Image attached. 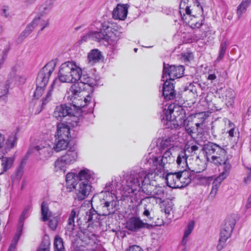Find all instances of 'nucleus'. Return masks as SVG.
<instances>
[{
	"label": "nucleus",
	"mask_w": 251,
	"mask_h": 251,
	"mask_svg": "<svg viewBox=\"0 0 251 251\" xmlns=\"http://www.w3.org/2000/svg\"><path fill=\"white\" fill-rule=\"evenodd\" d=\"M175 157L172 155L170 151H166L164 155L158 157L149 154L145 156L142 162L144 163L145 169L151 170V172L147 173L144 180L141 183V191L150 197L152 193L155 185L157 184L156 177L159 173H161L166 168L167 164L174 162Z\"/></svg>",
	"instance_id": "f257e3e1"
},
{
	"label": "nucleus",
	"mask_w": 251,
	"mask_h": 251,
	"mask_svg": "<svg viewBox=\"0 0 251 251\" xmlns=\"http://www.w3.org/2000/svg\"><path fill=\"white\" fill-rule=\"evenodd\" d=\"M80 73L81 68L75 62L67 61L62 63L59 67L57 78L53 80L46 97L42 99V107L51 100L52 92L54 89H58L62 82H75L80 78Z\"/></svg>",
	"instance_id": "f03ea898"
},
{
	"label": "nucleus",
	"mask_w": 251,
	"mask_h": 251,
	"mask_svg": "<svg viewBox=\"0 0 251 251\" xmlns=\"http://www.w3.org/2000/svg\"><path fill=\"white\" fill-rule=\"evenodd\" d=\"M92 201L94 202L96 209L102 216L114 213L119 204L116 195L111 192H101L99 198L93 197Z\"/></svg>",
	"instance_id": "7ed1b4c3"
},
{
	"label": "nucleus",
	"mask_w": 251,
	"mask_h": 251,
	"mask_svg": "<svg viewBox=\"0 0 251 251\" xmlns=\"http://www.w3.org/2000/svg\"><path fill=\"white\" fill-rule=\"evenodd\" d=\"M118 26L115 24L110 21L102 23V31L107 32L106 42L112 46L114 51L116 50V45L119 43L120 39L123 38L122 32L117 29Z\"/></svg>",
	"instance_id": "20e7f679"
},
{
	"label": "nucleus",
	"mask_w": 251,
	"mask_h": 251,
	"mask_svg": "<svg viewBox=\"0 0 251 251\" xmlns=\"http://www.w3.org/2000/svg\"><path fill=\"white\" fill-rule=\"evenodd\" d=\"M236 224L235 219L231 217H227L222 226L219 243L217 248L218 251L222 250L225 246L226 240L231 236Z\"/></svg>",
	"instance_id": "39448f33"
},
{
	"label": "nucleus",
	"mask_w": 251,
	"mask_h": 251,
	"mask_svg": "<svg viewBox=\"0 0 251 251\" xmlns=\"http://www.w3.org/2000/svg\"><path fill=\"white\" fill-rule=\"evenodd\" d=\"M202 150L205 153L207 161L212 163H214L215 160H218L219 157L220 159L227 154L225 149L218 144L211 142L204 144Z\"/></svg>",
	"instance_id": "423d86ee"
},
{
	"label": "nucleus",
	"mask_w": 251,
	"mask_h": 251,
	"mask_svg": "<svg viewBox=\"0 0 251 251\" xmlns=\"http://www.w3.org/2000/svg\"><path fill=\"white\" fill-rule=\"evenodd\" d=\"M57 60L52 59L42 68L36 78V85L46 87L52 73L54 71L57 64Z\"/></svg>",
	"instance_id": "0eeeda50"
},
{
	"label": "nucleus",
	"mask_w": 251,
	"mask_h": 251,
	"mask_svg": "<svg viewBox=\"0 0 251 251\" xmlns=\"http://www.w3.org/2000/svg\"><path fill=\"white\" fill-rule=\"evenodd\" d=\"M57 60L52 59L42 68L36 78V85L46 87L52 73L54 71L57 64Z\"/></svg>",
	"instance_id": "6e6552de"
},
{
	"label": "nucleus",
	"mask_w": 251,
	"mask_h": 251,
	"mask_svg": "<svg viewBox=\"0 0 251 251\" xmlns=\"http://www.w3.org/2000/svg\"><path fill=\"white\" fill-rule=\"evenodd\" d=\"M146 174L147 172L142 169L131 171L126 179V184L132 192L136 191H141V183Z\"/></svg>",
	"instance_id": "1a4fd4ad"
},
{
	"label": "nucleus",
	"mask_w": 251,
	"mask_h": 251,
	"mask_svg": "<svg viewBox=\"0 0 251 251\" xmlns=\"http://www.w3.org/2000/svg\"><path fill=\"white\" fill-rule=\"evenodd\" d=\"M184 68L182 65H169L163 63V75L162 81H165V78L171 81H174L176 78L181 77L183 75Z\"/></svg>",
	"instance_id": "9d476101"
},
{
	"label": "nucleus",
	"mask_w": 251,
	"mask_h": 251,
	"mask_svg": "<svg viewBox=\"0 0 251 251\" xmlns=\"http://www.w3.org/2000/svg\"><path fill=\"white\" fill-rule=\"evenodd\" d=\"M75 190V199L78 201H82L87 198L93 193V188L91 184L77 181L74 188Z\"/></svg>",
	"instance_id": "9b49d317"
},
{
	"label": "nucleus",
	"mask_w": 251,
	"mask_h": 251,
	"mask_svg": "<svg viewBox=\"0 0 251 251\" xmlns=\"http://www.w3.org/2000/svg\"><path fill=\"white\" fill-rule=\"evenodd\" d=\"M152 225L145 223L139 217L133 216L130 218L126 223V228L132 232H137L140 229L150 228Z\"/></svg>",
	"instance_id": "f8f14e48"
},
{
	"label": "nucleus",
	"mask_w": 251,
	"mask_h": 251,
	"mask_svg": "<svg viewBox=\"0 0 251 251\" xmlns=\"http://www.w3.org/2000/svg\"><path fill=\"white\" fill-rule=\"evenodd\" d=\"M184 109L182 107L175 105V104H170L168 106L167 109H164L163 110V115H165L166 121H169L171 124L174 122L177 116L180 114L182 115L184 114Z\"/></svg>",
	"instance_id": "ddd939ff"
},
{
	"label": "nucleus",
	"mask_w": 251,
	"mask_h": 251,
	"mask_svg": "<svg viewBox=\"0 0 251 251\" xmlns=\"http://www.w3.org/2000/svg\"><path fill=\"white\" fill-rule=\"evenodd\" d=\"M53 149L50 146H36L33 148V152L35 153L38 159L46 161L51 157L53 153Z\"/></svg>",
	"instance_id": "4468645a"
},
{
	"label": "nucleus",
	"mask_w": 251,
	"mask_h": 251,
	"mask_svg": "<svg viewBox=\"0 0 251 251\" xmlns=\"http://www.w3.org/2000/svg\"><path fill=\"white\" fill-rule=\"evenodd\" d=\"M218 160L214 161V164L217 166L221 165L222 172L218 176L222 178V179H226L229 175V173L231 168V166L230 163L227 161L228 158L227 154L226 156H223L222 158H217Z\"/></svg>",
	"instance_id": "2eb2a0df"
},
{
	"label": "nucleus",
	"mask_w": 251,
	"mask_h": 251,
	"mask_svg": "<svg viewBox=\"0 0 251 251\" xmlns=\"http://www.w3.org/2000/svg\"><path fill=\"white\" fill-rule=\"evenodd\" d=\"M74 113L73 109L66 104L57 106L53 112V116L57 120L61 121L63 118L68 117Z\"/></svg>",
	"instance_id": "dca6fc26"
},
{
	"label": "nucleus",
	"mask_w": 251,
	"mask_h": 251,
	"mask_svg": "<svg viewBox=\"0 0 251 251\" xmlns=\"http://www.w3.org/2000/svg\"><path fill=\"white\" fill-rule=\"evenodd\" d=\"M163 86L162 94L164 99L167 100H171L174 99L176 93L174 89V83L169 79H165Z\"/></svg>",
	"instance_id": "f3484780"
},
{
	"label": "nucleus",
	"mask_w": 251,
	"mask_h": 251,
	"mask_svg": "<svg viewBox=\"0 0 251 251\" xmlns=\"http://www.w3.org/2000/svg\"><path fill=\"white\" fill-rule=\"evenodd\" d=\"M128 5L119 3L113 9L112 15L115 20H124L127 16Z\"/></svg>",
	"instance_id": "a211bd4d"
},
{
	"label": "nucleus",
	"mask_w": 251,
	"mask_h": 251,
	"mask_svg": "<svg viewBox=\"0 0 251 251\" xmlns=\"http://www.w3.org/2000/svg\"><path fill=\"white\" fill-rule=\"evenodd\" d=\"M84 84L80 81L73 84L70 89L71 94L69 97H71V100L72 101L77 100L79 97L84 95Z\"/></svg>",
	"instance_id": "6ab92c4d"
},
{
	"label": "nucleus",
	"mask_w": 251,
	"mask_h": 251,
	"mask_svg": "<svg viewBox=\"0 0 251 251\" xmlns=\"http://www.w3.org/2000/svg\"><path fill=\"white\" fill-rule=\"evenodd\" d=\"M78 181L91 184L96 177V175L92 171L87 168H83L78 173Z\"/></svg>",
	"instance_id": "aec40b11"
},
{
	"label": "nucleus",
	"mask_w": 251,
	"mask_h": 251,
	"mask_svg": "<svg viewBox=\"0 0 251 251\" xmlns=\"http://www.w3.org/2000/svg\"><path fill=\"white\" fill-rule=\"evenodd\" d=\"M166 184L170 188H178L180 184L178 179V172L168 173L165 176Z\"/></svg>",
	"instance_id": "412c9836"
},
{
	"label": "nucleus",
	"mask_w": 251,
	"mask_h": 251,
	"mask_svg": "<svg viewBox=\"0 0 251 251\" xmlns=\"http://www.w3.org/2000/svg\"><path fill=\"white\" fill-rule=\"evenodd\" d=\"M172 141V138L171 137H167L165 139H158L157 143H156V146L157 148L161 152L163 151L165 149H167V150L163 153V155H164V154L167 151H170L171 153V154H172V153L171 152V149L172 148V145H171V142ZM151 154H152L151 153H150ZM149 154V153L147 155L148 156ZM154 155V154H153ZM173 156V155H172ZM154 156H155L154 155ZM157 156V155H156ZM162 156V155L159 156Z\"/></svg>",
	"instance_id": "4be33fe9"
},
{
	"label": "nucleus",
	"mask_w": 251,
	"mask_h": 251,
	"mask_svg": "<svg viewBox=\"0 0 251 251\" xmlns=\"http://www.w3.org/2000/svg\"><path fill=\"white\" fill-rule=\"evenodd\" d=\"M178 179L180 184L178 186V188L184 187L188 185L191 181V178L190 173L185 171H180L178 172Z\"/></svg>",
	"instance_id": "5701e85b"
},
{
	"label": "nucleus",
	"mask_w": 251,
	"mask_h": 251,
	"mask_svg": "<svg viewBox=\"0 0 251 251\" xmlns=\"http://www.w3.org/2000/svg\"><path fill=\"white\" fill-rule=\"evenodd\" d=\"M70 127L63 123H59L57 126V135L58 138L68 139L70 136Z\"/></svg>",
	"instance_id": "b1692460"
},
{
	"label": "nucleus",
	"mask_w": 251,
	"mask_h": 251,
	"mask_svg": "<svg viewBox=\"0 0 251 251\" xmlns=\"http://www.w3.org/2000/svg\"><path fill=\"white\" fill-rule=\"evenodd\" d=\"M73 112L74 113L68 116L70 119H68L69 121L67 123L75 126L79 125L80 117H81L83 112L82 110H79L78 108H74Z\"/></svg>",
	"instance_id": "393cba45"
},
{
	"label": "nucleus",
	"mask_w": 251,
	"mask_h": 251,
	"mask_svg": "<svg viewBox=\"0 0 251 251\" xmlns=\"http://www.w3.org/2000/svg\"><path fill=\"white\" fill-rule=\"evenodd\" d=\"M61 157L66 163H68L70 165L76 161L77 153L75 150L71 149L68 150L65 154Z\"/></svg>",
	"instance_id": "a878e982"
},
{
	"label": "nucleus",
	"mask_w": 251,
	"mask_h": 251,
	"mask_svg": "<svg viewBox=\"0 0 251 251\" xmlns=\"http://www.w3.org/2000/svg\"><path fill=\"white\" fill-rule=\"evenodd\" d=\"M92 99L90 94L87 95L86 97L83 96V98L78 99L77 100H73V108H78L79 110H82V108L87 105Z\"/></svg>",
	"instance_id": "bb28decb"
},
{
	"label": "nucleus",
	"mask_w": 251,
	"mask_h": 251,
	"mask_svg": "<svg viewBox=\"0 0 251 251\" xmlns=\"http://www.w3.org/2000/svg\"><path fill=\"white\" fill-rule=\"evenodd\" d=\"M78 173H68L66 176V182L67 188H74L78 181Z\"/></svg>",
	"instance_id": "cd10ccee"
},
{
	"label": "nucleus",
	"mask_w": 251,
	"mask_h": 251,
	"mask_svg": "<svg viewBox=\"0 0 251 251\" xmlns=\"http://www.w3.org/2000/svg\"><path fill=\"white\" fill-rule=\"evenodd\" d=\"M41 220L43 222L48 221L50 218L52 216V212L50 211L48 203L44 201L41 205Z\"/></svg>",
	"instance_id": "c85d7f7f"
},
{
	"label": "nucleus",
	"mask_w": 251,
	"mask_h": 251,
	"mask_svg": "<svg viewBox=\"0 0 251 251\" xmlns=\"http://www.w3.org/2000/svg\"><path fill=\"white\" fill-rule=\"evenodd\" d=\"M200 147L196 145H186L185 146L184 152H186V154H187V156H194L196 155V161L198 162V159L199 156L198 155V153L200 152Z\"/></svg>",
	"instance_id": "c756f323"
},
{
	"label": "nucleus",
	"mask_w": 251,
	"mask_h": 251,
	"mask_svg": "<svg viewBox=\"0 0 251 251\" xmlns=\"http://www.w3.org/2000/svg\"><path fill=\"white\" fill-rule=\"evenodd\" d=\"M101 57L100 51L98 49H93L88 53L87 59L89 63L93 65L95 63L98 62Z\"/></svg>",
	"instance_id": "7c9ffc66"
},
{
	"label": "nucleus",
	"mask_w": 251,
	"mask_h": 251,
	"mask_svg": "<svg viewBox=\"0 0 251 251\" xmlns=\"http://www.w3.org/2000/svg\"><path fill=\"white\" fill-rule=\"evenodd\" d=\"M79 75V77H80L77 81H79L81 83L84 84V86L85 85L87 84L89 86L93 87L94 85H97V81L96 79H94L92 77L88 76V75L84 74L82 75V70L81 69V73Z\"/></svg>",
	"instance_id": "2f4dec72"
},
{
	"label": "nucleus",
	"mask_w": 251,
	"mask_h": 251,
	"mask_svg": "<svg viewBox=\"0 0 251 251\" xmlns=\"http://www.w3.org/2000/svg\"><path fill=\"white\" fill-rule=\"evenodd\" d=\"M100 216L98 209L95 210L93 207L86 212L84 219L85 222L96 221L99 219V216Z\"/></svg>",
	"instance_id": "473e14b6"
},
{
	"label": "nucleus",
	"mask_w": 251,
	"mask_h": 251,
	"mask_svg": "<svg viewBox=\"0 0 251 251\" xmlns=\"http://www.w3.org/2000/svg\"><path fill=\"white\" fill-rule=\"evenodd\" d=\"M1 161V166L3 172H6L10 169L14 162V157H7L2 156L0 158Z\"/></svg>",
	"instance_id": "72a5a7b5"
},
{
	"label": "nucleus",
	"mask_w": 251,
	"mask_h": 251,
	"mask_svg": "<svg viewBox=\"0 0 251 251\" xmlns=\"http://www.w3.org/2000/svg\"><path fill=\"white\" fill-rule=\"evenodd\" d=\"M102 23L101 24V28L100 31L91 32L92 39L95 41L100 42L101 41H106L107 32L102 31Z\"/></svg>",
	"instance_id": "f704fd0d"
},
{
	"label": "nucleus",
	"mask_w": 251,
	"mask_h": 251,
	"mask_svg": "<svg viewBox=\"0 0 251 251\" xmlns=\"http://www.w3.org/2000/svg\"><path fill=\"white\" fill-rule=\"evenodd\" d=\"M53 3L50 0L46 1L40 7V12L38 14L40 17L49 13L52 8Z\"/></svg>",
	"instance_id": "c9c22d12"
},
{
	"label": "nucleus",
	"mask_w": 251,
	"mask_h": 251,
	"mask_svg": "<svg viewBox=\"0 0 251 251\" xmlns=\"http://www.w3.org/2000/svg\"><path fill=\"white\" fill-rule=\"evenodd\" d=\"M68 139L65 138H58V141L56 143L55 145L52 148L56 152L60 151L62 150H65L68 146Z\"/></svg>",
	"instance_id": "e433bc0d"
},
{
	"label": "nucleus",
	"mask_w": 251,
	"mask_h": 251,
	"mask_svg": "<svg viewBox=\"0 0 251 251\" xmlns=\"http://www.w3.org/2000/svg\"><path fill=\"white\" fill-rule=\"evenodd\" d=\"M31 207V206L29 205H26L23 211L19 220V223L17 228V230L20 229L21 232L23 231L24 221L27 217V216H26V215L30 210Z\"/></svg>",
	"instance_id": "4c0bfd02"
},
{
	"label": "nucleus",
	"mask_w": 251,
	"mask_h": 251,
	"mask_svg": "<svg viewBox=\"0 0 251 251\" xmlns=\"http://www.w3.org/2000/svg\"><path fill=\"white\" fill-rule=\"evenodd\" d=\"M251 3V0H243L242 2L238 6L237 9V15L239 19L241 18L242 14L246 11L247 7Z\"/></svg>",
	"instance_id": "58836bf2"
},
{
	"label": "nucleus",
	"mask_w": 251,
	"mask_h": 251,
	"mask_svg": "<svg viewBox=\"0 0 251 251\" xmlns=\"http://www.w3.org/2000/svg\"><path fill=\"white\" fill-rule=\"evenodd\" d=\"M12 77H13V78H14V85L20 83H24L25 81V77L20 75H17L16 74V69L15 68H13L12 69L9 75L8 82H9V81H11Z\"/></svg>",
	"instance_id": "ea45409f"
},
{
	"label": "nucleus",
	"mask_w": 251,
	"mask_h": 251,
	"mask_svg": "<svg viewBox=\"0 0 251 251\" xmlns=\"http://www.w3.org/2000/svg\"><path fill=\"white\" fill-rule=\"evenodd\" d=\"M187 154L186 152L182 151L177 156L176 158V163L177 165L182 168H184L187 166Z\"/></svg>",
	"instance_id": "a19ab883"
},
{
	"label": "nucleus",
	"mask_w": 251,
	"mask_h": 251,
	"mask_svg": "<svg viewBox=\"0 0 251 251\" xmlns=\"http://www.w3.org/2000/svg\"><path fill=\"white\" fill-rule=\"evenodd\" d=\"M225 97L226 105L228 106L232 105L235 98V92L231 89H227L225 92Z\"/></svg>",
	"instance_id": "79ce46f5"
},
{
	"label": "nucleus",
	"mask_w": 251,
	"mask_h": 251,
	"mask_svg": "<svg viewBox=\"0 0 251 251\" xmlns=\"http://www.w3.org/2000/svg\"><path fill=\"white\" fill-rule=\"evenodd\" d=\"M89 251H106L100 244L96 243L93 240L89 239L88 242Z\"/></svg>",
	"instance_id": "37998d69"
},
{
	"label": "nucleus",
	"mask_w": 251,
	"mask_h": 251,
	"mask_svg": "<svg viewBox=\"0 0 251 251\" xmlns=\"http://www.w3.org/2000/svg\"><path fill=\"white\" fill-rule=\"evenodd\" d=\"M17 137L16 133H11L7 139L5 146L6 148L10 150L13 148L16 144Z\"/></svg>",
	"instance_id": "c03bdc74"
},
{
	"label": "nucleus",
	"mask_w": 251,
	"mask_h": 251,
	"mask_svg": "<svg viewBox=\"0 0 251 251\" xmlns=\"http://www.w3.org/2000/svg\"><path fill=\"white\" fill-rule=\"evenodd\" d=\"M67 165H69L68 164L66 163V162L63 161V159H62L61 157L57 159L54 162V168L56 171L60 170L65 173Z\"/></svg>",
	"instance_id": "a18cd8bd"
},
{
	"label": "nucleus",
	"mask_w": 251,
	"mask_h": 251,
	"mask_svg": "<svg viewBox=\"0 0 251 251\" xmlns=\"http://www.w3.org/2000/svg\"><path fill=\"white\" fill-rule=\"evenodd\" d=\"M50 241L48 236L44 237L37 251H50Z\"/></svg>",
	"instance_id": "49530a36"
},
{
	"label": "nucleus",
	"mask_w": 251,
	"mask_h": 251,
	"mask_svg": "<svg viewBox=\"0 0 251 251\" xmlns=\"http://www.w3.org/2000/svg\"><path fill=\"white\" fill-rule=\"evenodd\" d=\"M48 220L49 221L48 226L53 231L55 230L60 220V217L59 216H51Z\"/></svg>",
	"instance_id": "de8ad7c7"
},
{
	"label": "nucleus",
	"mask_w": 251,
	"mask_h": 251,
	"mask_svg": "<svg viewBox=\"0 0 251 251\" xmlns=\"http://www.w3.org/2000/svg\"><path fill=\"white\" fill-rule=\"evenodd\" d=\"M22 232L21 231L20 229H19V230H17L16 233L13 238L12 242L7 251H15L16 247L22 234Z\"/></svg>",
	"instance_id": "09e8293b"
},
{
	"label": "nucleus",
	"mask_w": 251,
	"mask_h": 251,
	"mask_svg": "<svg viewBox=\"0 0 251 251\" xmlns=\"http://www.w3.org/2000/svg\"><path fill=\"white\" fill-rule=\"evenodd\" d=\"M54 251H65L62 239L59 236H56L54 241Z\"/></svg>",
	"instance_id": "8fccbe9b"
},
{
	"label": "nucleus",
	"mask_w": 251,
	"mask_h": 251,
	"mask_svg": "<svg viewBox=\"0 0 251 251\" xmlns=\"http://www.w3.org/2000/svg\"><path fill=\"white\" fill-rule=\"evenodd\" d=\"M75 227V221L68 220L67 225L65 227V234L69 236H72Z\"/></svg>",
	"instance_id": "3c124183"
},
{
	"label": "nucleus",
	"mask_w": 251,
	"mask_h": 251,
	"mask_svg": "<svg viewBox=\"0 0 251 251\" xmlns=\"http://www.w3.org/2000/svg\"><path fill=\"white\" fill-rule=\"evenodd\" d=\"M13 84L14 85V78L12 77L11 79V81L9 82H8V80H7L6 84L2 86H0L1 87V91L0 93V96H4L6 95L8 93V90L10 88V85Z\"/></svg>",
	"instance_id": "603ef678"
},
{
	"label": "nucleus",
	"mask_w": 251,
	"mask_h": 251,
	"mask_svg": "<svg viewBox=\"0 0 251 251\" xmlns=\"http://www.w3.org/2000/svg\"><path fill=\"white\" fill-rule=\"evenodd\" d=\"M25 164L26 159H22L20 164L17 169L16 173V176L17 178V179H20L22 177L24 173V168L25 165Z\"/></svg>",
	"instance_id": "864d4df0"
},
{
	"label": "nucleus",
	"mask_w": 251,
	"mask_h": 251,
	"mask_svg": "<svg viewBox=\"0 0 251 251\" xmlns=\"http://www.w3.org/2000/svg\"><path fill=\"white\" fill-rule=\"evenodd\" d=\"M163 194V189L160 186H157V184H156L154 186V189H153V191L152 193L151 194V197L158 198L162 196Z\"/></svg>",
	"instance_id": "5fc2aeb1"
},
{
	"label": "nucleus",
	"mask_w": 251,
	"mask_h": 251,
	"mask_svg": "<svg viewBox=\"0 0 251 251\" xmlns=\"http://www.w3.org/2000/svg\"><path fill=\"white\" fill-rule=\"evenodd\" d=\"M226 47L227 45L226 42L222 43L221 44L219 55L217 57V60L218 61L222 60L224 57L226 50Z\"/></svg>",
	"instance_id": "6e6d98bb"
},
{
	"label": "nucleus",
	"mask_w": 251,
	"mask_h": 251,
	"mask_svg": "<svg viewBox=\"0 0 251 251\" xmlns=\"http://www.w3.org/2000/svg\"><path fill=\"white\" fill-rule=\"evenodd\" d=\"M194 221H190L188 223L184 231V236H185V237H187L191 234L194 228Z\"/></svg>",
	"instance_id": "4d7b16f0"
},
{
	"label": "nucleus",
	"mask_w": 251,
	"mask_h": 251,
	"mask_svg": "<svg viewBox=\"0 0 251 251\" xmlns=\"http://www.w3.org/2000/svg\"><path fill=\"white\" fill-rule=\"evenodd\" d=\"M188 122H189V121H187L186 119L184 120L183 125L185 126V129H186L187 132L188 133V134H189L191 136H192L193 134L195 133V129L194 127L193 128L192 127L189 126Z\"/></svg>",
	"instance_id": "13d9d810"
},
{
	"label": "nucleus",
	"mask_w": 251,
	"mask_h": 251,
	"mask_svg": "<svg viewBox=\"0 0 251 251\" xmlns=\"http://www.w3.org/2000/svg\"><path fill=\"white\" fill-rule=\"evenodd\" d=\"M45 87L36 85V89L34 92V97L36 99L39 98L42 95Z\"/></svg>",
	"instance_id": "bf43d9fd"
},
{
	"label": "nucleus",
	"mask_w": 251,
	"mask_h": 251,
	"mask_svg": "<svg viewBox=\"0 0 251 251\" xmlns=\"http://www.w3.org/2000/svg\"><path fill=\"white\" fill-rule=\"evenodd\" d=\"M224 180V179H222L221 177L219 176H217L215 178L212 183V186L218 189L220 187L222 182Z\"/></svg>",
	"instance_id": "052dcab7"
},
{
	"label": "nucleus",
	"mask_w": 251,
	"mask_h": 251,
	"mask_svg": "<svg viewBox=\"0 0 251 251\" xmlns=\"http://www.w3.org/2000/svg\"><path fill=\"white\" fill-rule=\"evenodd\" d=\"M33 28L29 25H27L25 29L23 31L21 34V36L24 38L29 35L33 30Z\"/></svg>",
	"instance_id": "680f3d73"
},
{
	"label": "nucleus",
	"mask_w": 251,
	"mask_h": 251,
	"mask_svg": "<svg viewBox=\"0 0 251 251\" xmlns=\"http://www.w3.org/2000/svg\"><path fill=\"white\" fill-rule=\"evenodd\" d=\"M41 21V17L40 16L37 15L32 21L29 24V25L32 27L33 29H34L39 23Z\"/></svg>",
	"instance_id": "e2e57ef3"
},
{
	"label": "nucleus",
	"mask_w": 251,
	"mask_h": 251,
	"mask_svg": "<svg viewBox=\"0 0 251 251\" xmlns=\"http://www.w3.org/2000/svg\"><path fill=\"white\" fill-rule=\"evenodd\" d=\"M184 60L186 61H190L193 59V55L192 52H188L182 54Z\"/></svg>",
	"instance_id": "0e129e2a"
},
{
	"label": "nucleus",
	"mask_w": 251,
	"mask_h": 251,
	"mask_svg": "<svg viewBox=\"0 0 251 251\" xmlns=\"http://www.w3.org/2000/svg\"><path fill=\"white\" fill-rule=\"evenodd\" d=\"M198 167L197 168H195L194 170H193V172L196 173H200L204 171L205 169V163L204 162H201V164L198 165Z\"/></svg>",
	"instance_id": "69168bd1"
},
{
	"label": "nucleus",
	"mask_w": 251,
	"mask_h": 251,
	"mask_svg": "<svg viewBox=\"0 0 251 251\" xmlns=\"http://www.w3.org/2000/svg\"><path fill=\"white\" fill-rule=\"evenodd\" d=\"M126 251H144L143 249L137 245H132L129 247Z\"/></svg>",
	"instance_id": "338daca9"
},
{
	"label": "nucleus",
	"mask_w": 251,
	"mask_h": 251,
	"mask_svg": "<svg viewBox=\"0 0 251 251\" xmlns=\"http://www.w3.org/2000/svg\"><path fill=\"white\" fill-rule=\"evenodd\" d=\"M203 25L202 21H201V23L199 22H197L196 23H193L191 22V27L193 28H199Z\"/></svg>",
	"instance_id": "774afa93"
}]
</instances>
